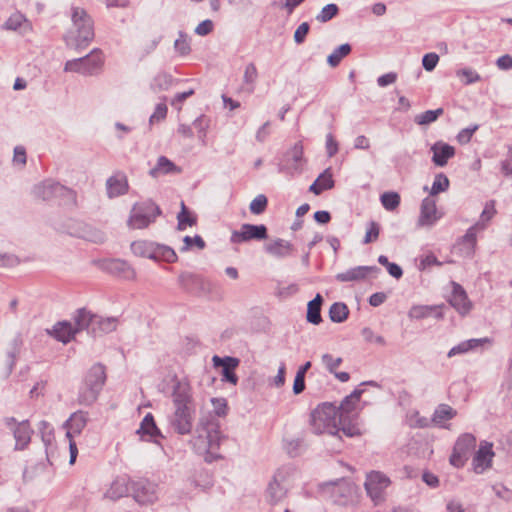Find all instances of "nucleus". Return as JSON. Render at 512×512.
<instances>
[{
	"mask_svg": "<svg viewBox=\"0 0 512 512\" xmlns=\"http://www.w3.org/2000/svg\"><path fill=\"white\" fill-rule=\"evenodd\" d=\"M214 29V23L212 20H204L201 23L197 25V27L194 29V33L200 35V36H206L210 34Z\"/></svg>",
	"mask_w": 512,
	"mask_h": 512,
	"instance_id": "obj_62",
	"label": "nucleus"
},
{
	"mask_svg": "<svg viewBox=\"0 0 512 512\" xmlns=\"http://www.w3.org/2000/svg\"><path fill=\"white\" fill-rule=\"evenodd\" d=\"M265 251L276 258H286L293 253L294 247L289 241L277 238L265 245Z\"/></svg>",
	"mask_w": 512,
	"mask_h": 512,
	"instance_id": "obj_26",
	"label": "nucleus"
},
{
	"mask_svg": "<svg viewBox=\"0 0 512 512\" xmlns=\"http://www.w3.org/2000/svg\"><path fill=\"white\" fill-rule=\"evenodd\" d=\"M268 205V199L264 194L257 195L250 203L249 209L252 214H262Z\"/></svg>",
	"mask_w": 512,
	"mask_h": 512,
	"instance_id": "obj_49",
	"label": "nucleus"
},
{
	"mask_svg": "<svg viewBox=\"0 0 512 512\" xmlns=\"http://www.w3.org/2000/svg\"><path fill=\"white\" fill-rule=\"evenodd\" d=\"M442 114H443L442 108H438L435 110H427V111L417 115L415 117V122L418 125H428V124L434 122L435 120H437V118Z\"/></svg>",
	"mask_w": 512,
	"mask_h": 512,
	"instance_id": "obj_46",
	"label": "nucleus"
},
{
	"mask_svg": "<svg viewBox=\"0 0 512 512\" xmlns=\"http://www.w3.org/2000/svg\"><path fill=\"white\" fill-rule=\"evenodd\" d=\"M105 268L112 274L124 279L130 280L135 277L134 269L126 262L120 259H112L108 261Z\"/></svg>",
	"mask_w": 512,
	"mask_h": 512,
	"instance_id": "obj_27",
	"label": "nucleus"
},
{
	"mask_svg": "<svg viewBox=\"0 0 512 512\" xmlns=\"http://www.w3.org/2000/svg\"><path fill=\"white\" fill-rule=\"evenodd\" d=\"M137 434L143 436H149L150 440L160 445V438H164L161 431L157 427L154 417L151 413L145 415L140 423V427L137 430Z\"/></svg>",
	"mask_w": 512,
	"mask_h": 512,
	"instance_id": "obj_25",
	"label": "nucleus"
},
{
	"mask_svg": "<svg viewBox=\"0 0 512 512\" xmlns=\"http://www.w3.org/2000/svg\"><path fill=\"white\" fill-rule=\"evenodd\" d=\"M131 481L127 475L117 476L107 488L104 497L116 501L124 496H127L131 491Z\"/></svg>",
	"mask_w": 512,
	"mask_h": 512,
	"instance_id": "obj_19",
	"label": "nucleus"
},
{
	"mask_svg": "<svg viewBox=\"0 0 512 512\" xmlns=\"http://www.w3.org/2000/svg\"><path fill=\"white\" fill-rule=\"evenodd\" d=\"M449 179L444 173H438L435 175L434 181L432 183V187L430 190V195H437L441 192H445L449 188Z\"/></svg>",
	"mask_w": 512,
	"mask_h": 512,
	"instance_id": "obj_43",
	"label": "nucleus"
},
{
	"mask_svg": "<svg viewBox=\"0 0 512 512\" xmlns=\"http://www.w3.org/2000/svg\"><path fill=\"white\" fill-rule=\"evenodd\" d=\"M161 214L159 206L152 201L135 203L130 210L127 225L131 229H144Z\"/></svg>",
	"mask_w": 512,
	"mask_h": 512,
	"instance_id": "obj_8",
	"label": "nucleus"
},
{
	"mask_svg": "<svg viewBox=\"0 0 512 512\" xmlns=\"http://www.w3.org/2000/svg\"><path fill=\"white\" fill-rule=\"evenodd\" d=\"M349 417L340 415L338 419L339 432L341 431L347 437H354L361 434L357 424L348 421Z\"/></svg>",
	"mask_w": 512,
	"mask_h": 512,
	"instance_id": "obj_41",
	"label": "nucleus"
},
{
	"mask_svg": "<svg viewBox=\"0 0 512 512\" xmlns=\"http://www.w3.org/2000/svg\"><path fill=\"white\" fill-rule=\"evenodd\" d=\"M38 429L41 433L42 440L45 445H48L51 443L53 439V428L52 426L46 422V421H40L38 424Z\"/></svg>",
	"mask_w": 512,
	"mask_h": 512,
	"instance_id": "obj_55",
	"label": "nucleus"
},
{
	"mask_svg": "<svg viewBox=\"0 0 512 512\" xmlns=\"http://www.w3.org/2000/svg\"><path fill=\"white\" fill-rule=\"evenodd\" d=\"M440 217L441 216L438 214L436 208L435 200L430 197L424 198L421 203L418 226H433L440 219Z\"/></svg>",
	"mask_w": 512,
	"mask_h": 512,
	"instance_id": "obj_21",
	"label": "nucleus"
},
{
	"mask_svg": "<svg viewBox=\"0 0 512 512\" xmlns=\"http://www.w3.org/2000/svg\"><path fill=\"white\" fill-rule=\"evenodd\" d=\"M100 392L98 388L83 381L78 393L79 404L91 406L98 399Z\"/></svg>",
	"mask_w": 512,
	"mask_h": 512,
	"instance_id": "obj_32",
	"label": "nucleus"
},
{
	"mask_svg": "<svg viewBox=\"0 0 512 512\" xmlns=\"http://www.w3.org/2000/svg\"><path fill=\"white\" fill-rule=\"evenodd\" d=\"M88 423V413L78 410L70 415V417L63 423V428L66 430V438H75L79 436Z\"/></svg>",
	"mask_w": 512,
	"mask_h": 512,
	"instance_id": "obj_17",
	"label": "nucleus"
},
{
	"mask_svg": "<svg viewBox=\"0 0 512 512\" xmlns=\"http://www.w3.org/2000/svg\"><path fill=\"white\" fill-rule=\"evenodd\" d=\"M449 303L461 315L468 314L472 308V303L468 299L466 291L456 282H452V293L449 298Z\"/></svg>",
	"mask_w": 512,
	"mask_h": 512,
	"instance_id": "obj_20",
	"label": "nucleus"
},
{
	"mask_svg": "<svg viewBox=\"0 0 512 512\" xmlns=\"http://www.w3.org/2000/svg\"><path fill=\"white\" fill-rule=\"evenodd\" d=\"M212 410H202L201 417L194 436V452L203 456L206 463H212L222 459L218 453L221 440L219 418L228 413V402L224 397H212L210 399Z\"/></svg>",
	"mask_w": 512,
	"mask_h": 512,
	"instance_id": "obj_1",
	"label": "nucleus"
},
{
	"mask_svg": "<svg viewBox=\"0 0 512 512\" xmlns=\"http://www.w3.org/2000/svg\"><path fill=\"white\" fill-rule=\"evenodd\" d=\"M180 169L165 156H160L157 160L155 167L150 170V175L157 178L166 174H177Z\"/></svg>",
	"mask_w": 512,
	"mask_h": 512,
	"instance_id": "obj_31",
	"label": "nucleus"
},
{
	"mask_svg": "<svg viewBox=\"0 0 512 512\" xmlns=\"http://www.w3.org/2000/svg\"><path fill=\"white\" fill-rule=\"evenodd\" d=\"M339 414L337 408L331 403L318 405L310 415V426L314 434L337 435Z\"/></svg>",
	"mask_w": 512,
	"mask_h": 512,
	"instance_id": "obj_4",
	"label": "nucleus"
},
{
	"mask_svg": "<svg viewBox=\"0 0 512 512\" xmlns=\"http://www.w3.org/2000/svg\"><path fill=\"white\" fill-rule=\"evenodd\" d=\"M496 210L494 206V201H488L485 204V207L480 215V219L475 224H482L483 231L487 228L489 221L495 215Z\"/></svg>",
	"mask_w": 512,
	"mask_h": 512,
	"instance_id": "obj_50",
	"label": "nucleus"
},
{
	"mask_svg": "<svg viewBox=\"0 0 512 512\" xmlns=\"http://www.w3.org/2000/svg\"><path fill=\"white\" fill-rule=\"evenodd\" d=\"M78 236L87 241L97 243V244L103 243L106 239V235L103 231L93 228L88 225H84L81 228V231L78 233Z\"/></svg>",
	"mask_w": 512,
	"mask_h": 512,
	"instance_id": "obj_38",
	"label": "nucleus"
},
{
	"mask_svg": "<svg viewBox=\"0 0 512 512\" xmlns=\"http://www.w3.org/2000/svg\"><path fill=\"white\" fill-rule=\"evenodd\" d=\"M167 115V105L165 103H160L156 106L154 113L150 117V124L157 125L165 119Z\"/></svg>",
	"mask_w": 512,
	"mask_h": 512,
	"instance_id": "obj_57",
	"label": "nucleus"
},
{
	"mask_svg": "<svg viewBox=\"0 0 512 512\" xmlns=\"http://www.w3.org/2000/svg\"><path fill=\"white\" fill-rule=\"evenodd\" d=\"M4 28L6 30L19 31L20 33H26L32 30L29 21L20 13L12 14L4 23Z\"/></svg>",
	"mask_w": 512,
	"mask_h": 512,
	"instance_id": "obj_33",
	"label": "nucleus"
},
{
	"mask_svg": "<svg viewBox=\"0 0 512 512\" xmlns=\"http://www.w3.org/2000/svg\"><path fill=\"white\" fill-rule=\"evenodd\" d=\"M178 219V230H185L187 226H192V217L190 216V213L186 206L184 205V202H181V212L177 215Z\"/></svg>",
	"mask_w": 512,
	"mask_h": 512,
	"instance_id": "obj_53",
	"label": "nucleus"
},
{
	"mask_svg": "<svg viewBox=\"0 0 512 512\" xmlns=\"http://www.w3.org/2000/svg\"><path fill=\"white\" fill-rule=\"evenodd\" d=\"M501 172L505 175L512 174V148L509 149L507 157L501 161Z\"/></svg>",
	"mask_w": 512,
	"mask_h": 512,
	"instance_id": "obj_64",
	"label": "nucleus"
},
{
	"mask_svg": "<svg viewBox=\"0 0 512 512\" xmlns=\"http://www.w3.org/2000/svg\"><path fill=\"white\" fill-rule=\"evenodd\" d=\"M104 64V57L100 50H93L89 55L69 60L65 63L64 71L83 75H91L99 71Z\"/></svg>",
	"mask_w": 512,
	"mask_h": 512,
	"instance_id": "obj_10",
	"label": "nucleus"
},
{
	"mask_svg": "<svg viewBox=\"0 0 512 512\" xmlns=\"http://www.w3.org/2000/svg\"><path fill=\"white\" fill-rule=\"evenodd\" d=\"M439 62V56L436 53H427L422 58V65L426 71H433Z\"/></svg>",
	"mask_w": 512,
	"mask_h": 512,
	"instance_id": "obj_58",
	"label": "nucleus"
},
{
	"mask_svg": "<svg viewBox=\"0 0 512 512\" xmlns=\"http://www.w3.org/2000/svg\"><path fill=\"white\" fill-rule=\"evenodd\" d=\"M494 457L493 445L490 442L482 441L473 458V466L476 473H482L489 468Z\"/></svg>",
	"mask_w": 512,
	"mask_h": 512,
	"instance_id": "obj_18",
	"label": "nucleus"
},
{
	"mask_svg": "<svg viewBox=\"0 0 512 512\" xmlns=\"http://www.w3.org/2000/svg\"><path fill=\"white\" fill-rule=\"evenodd\" d=\"M258 78V71L253 63H249L244 71L243 81L248 86V91L252 93L255 89V83Z\"/></svg>",
	"mask_w": 512,
	"mask_h": 512,
	"instance_id": "obj_45",
	"label": "nucleus"
},
{
	"mask_svg": "<svg viewBox=\"0 0 512 512\" xmlns=\"http://www.w3.org/2000/svg\"><path fill=\"white\" fill-rule=\"evenodd\" d=\"M465 341L470 352L477 351L483 348L486 344L490 345L492 343V339L489 337L472 338Z\"/></svg>",
	"mask_w": 512,
	"mask_h": 512,
	"instance_id": "obj_56",
	"label": "nucleus"
},
{
	"mask_svg": "<svg viewBox=\"0 0 512 512\" xmlns=\"http://www.w3.org/2000/svg\"><path fill=\"white\" fill-rule=\"evenodd\" d=\"M496 66L500 70H509V69H511L512 68V56L509 55V54H505V55L500 56L496 60Z\"/></svg>",
	"mask_w": 512,
	"mask_h": 512,
	"instance_id": "obj_63",
	"label": "nucleus"
},
{
	"mask_svg": "<svg viewBox=\"0 0 512 512\" xmlns=\"http://www.w3.org/2000/svg\"><path fill=\"white\" fill-rule=\"evenodd\" d=\"M173 401L175 412L171 419V426L179 434H189L192 429V389L189 382H179L175 386Z\"/></svg>",
	"mask_w": 512,
	"mask_h": 512,
	"instance_id": "obj_2",
	"label": "nucleus"
},
{
	"mask_svg": "<svg viewBox=\"0 0 512 512\" xmlns=\"http://www.w3.org/2000/svg\"><path fill=\"white\" fill-rule=\"evenodd\" d=\"M390 483V479L382 472L371 471L367 474L364 487L375 505L384 501V491Z\"/></svg>",
	"mask_w": 512,
	"mask_h": 512,
	"instance_id": "obj_12",
	"label": "nucleus"
},
{
	"mask_svg": "<svg viewBox=\"0 0 512 512\" xmlns=\"http://www.w3.org/2000/svg\"><path fill=\"white\" fill-rule=\"evenodd\" d=\"M72 22L74 29L66 37L68 47L75 50L85 48L94 38L93 22L83 8L72 9Z\"/></svg>",
	"mask_w": 512,
	"mask_h": 512,
	"instance_id": "obj_3",
	"label": "nucleus"
},
{
	"mask_svg": "<svg viewBox=\"0 0 512 512\" xmlns=\"http://www.w3.org/2000/svg\"><path fill=\"white\" fill-rule=\"evenodd\" d=\"M400 195L397 192H384L380 196L382 206L388 210L393 211L400 205Z\"/></svg>",
	"mask_w": 512,
	"mask_h": 512,
	"instance_id": "obj_42",
	"label": "nucleus"
},
{
	"mask_svg": "<svg viewBox=\"0 0 512 512\" xmlns=\"http://www.w3.org/2000/svg\"><path fill=\"white\" fill-rule=\"evenodd\" d=\"M456 415L457 411L450 405L440 404L432 415V422L441 428H446L445 422L453 419Z\"/></svg>",
	"mask_w": 512,
	"mask_h": 512,
	"instance_id": "obj_28",
	"label": "nucleus"
},
{
	"mask_svg": "<svg viewBox=\"0 0 512 512\" xmlns=\"http://www.w3.org/2000/svg\"><path fill=\"white\" fill-rule=\"evenodd\" d=\"M351 50V45L348 43L340 45L327 57L328 64L331 67H337L342 59L350 54Z\"/></svg>",
	"mask_w": 512,
	"mask_h": 512,
	"instance_id": "obj_40",
	"label": "nucleus"
},
{
	"mask_svg": "<svg viewBox=\"0 0 512 512\" xmlns=\"http://www.w3.org/2000/svg\"><path fill=\"white\" fill-rule=\"evenodd\" d=\"M432 162L438 167L447 165L449 159L454 157L455 148L443 141H437L431 146Z\"/></svg>",
	"mask_w": 512,
	"mask_h": 512,
	"instance_id": "obj_23",
	"label": "nucleus"
},
{
	"mask_svg": "<svg viewBox=\"0 0 512 512\" xmlns=\"http://www.w3.org/2000/svg\"><path fill=\"white\" fill-rule=\"evenodd\" d=\"M456 74L466 85H470L481 80V76L478 74V72L471 68L460 69L456 72Z\"/></svg>",
	"mask_w": 512,
	"mask_h": 512,
	"instance_id": "obj_48",
	"label": "nucleus"
},
{
	"mask_svg": "<svg viewBox=\"0 0 512 512\" xmlns=\"http://www.w3.org/2000/svg\"><path fill=\"white\" fill-rule=\"evenodd\" d=\"M334 187V180L330 169L322 172L318 178L311 184L309 191L315 195H320L324 190L332 189Z\"/></svg>",
	"mask_w": 512,
	"mask_h": 512,
	"instance_id": "obj_34",
	"label": "nucleus"
},
{
	"mask_svg": "<svg viewBox=\"0 0 512 512\" xmlns=\"http://www.w3.org/2000/svg\"><path fill=\"white\" fill-rule=\"evenodd\" d=\"M361 335H362L364 341L367 343H374L379 346L386 345V340L384 339V337L381 335L375 334L374 331L369 327H364L361 330Z\"/></svg>",
	"mask_w": 512,
	"mask_h": 512,
	"instance_id": "obj_52",
	"label": "nucleus"
},
{
	"mask_svg": "<svg viewBox=\"0 0 512 512\" xmlns=\"http://www.w3.org/2000/svg\"><path fill=\"white\" fill-rule=\"evenodd\" d=\"M322 364L325 366L327 371L331 374L335 373L337 371V368L341 365L343 362L341 357H334L333 355L329 353H325L321 357Z\"/></svg>",
	"mask_w": 512,
	"mask_h": 512,
	"instance_id": "obj_51",
	"label": "nucleus"
},
{
	"mask_svg": "<svg viewBox=\"0 0 512 512\" xmlns=\"http://www.w3.org/2000/svg\"><path fill=\"white\" fill-rule=\"evenodd\" d=\"M128 180L123 172H116L106 180V193L112 199L127 193Z\"/></svg>",
	"mask_w": 512,
	"mask_h": 512,
	"instance_id": "obj_22",
	"label": "nucleus"
},
{
	"mask_svg": "<svg viewBox=\"0 0 512 512\" xmlns=\"http://www.w3.org/2000/svg\"><path fill=\"white\" fill-rule=\"evenodd\" d=\"M323 297L318 293L315 298L308 302L307 305V321L311 324L318 325L322 322L321 306Z\"/></svg>",
	"mask_w": 512,
	"mask_h": 512,
	"instance_id": "obj_35",
	"label": "nucleus"
},
{
	"mask_svg": "<svg viewBox=\"0 0 512 512\" xmlns=\"http://www.w3.org/2000/svg\"><path fill=\"white\" fill-rule=\"evenodd\" d=\"M432 315L437 319H441L443 317L442 313L438 311L436 306L415 305L408 312L409 318L417 320L428 318Z\"/></svg>",
	"mask_w": 512,
	"mask_h": 512,
	"instance_id": "obj_36",
	"label": "nucleus"
},
{
	"mask_svg": "<svg viewBox=\"0 0 512 512\" xmlns=\"http://www.w3.org/2000/svg\"><path fill=\"white\" fill-rule=\"evenodd\" d=\"M483 231L482 224H474L469 227L462 237V243L468 248L469 252H473L477 243V233Z\"/></svg>",
	"mask_w": 512,
	"mask_h": 512,
	"instance_id": "obj_39",
	"label": "nucleus"
},
{
	"mask_svg": "<svg viewBox=\"0 0 512 512\" xmlns=\"http://www.w3.org/2000/svg\"><path fill=\"white\" fill-rule=\"evenodd\" d=\"M349 315V309L345 303L335 302L329 309L330 320L334 323L344 322Z\"/></svg>",
	"mask_w": 512,
	"mask_h": 512,
	"instance_id": "obj_37",
	"label": "nucleus"
},
{
	"mask_svg": "<svg viewBox=\"0 0 512 512\" xmlns=\"http://www.w3.org/2000/svg\"><path fill=\"white\" fill-rule=\"evenodd\" d=\"M288 156L292 159L293 164L292 168L296 172H301L302 170V159H303V146L300 142H297L291 151L288 153Z\"/></svg>",
	"mask_w": 512,
	"mask_h": 512,
	"instance_id": "obj_44",
	"label": "nucleus"
},
{
	"mask_svg": "<svg viewBox=\"0 0 512 512\" xmlns=\"http://www.w3.org/2000/svg\"><path fill=\"white\" fill-rule=\"evenodd\" d=\"M31 434L32 430L28 421L18 423L14 429L15 448L18 450L24 449L30 442Z\"/></svg>",
	"mask_w": 512,
	"mask_h": 512,
	"instance_id": "obj_29",
	"label": "nucleus"
},
{
	"mask_svg": "<svg viewBox=\"0 0 512 512\" xmlns=\"http://www.w3.org/2000/svg\"><path fill=\"white\" fill-rule=\"evenodd\" d=\"M379 232H380L379 225L376 222L371 221L367 228L363 243L368 244L372 241H375L379 236Z\"/></svg>",
	"mask_w": 512,
	"mask_h": 512,
	"instance_id": "obj_59",
	"label": "nucleus"
},
{
	"mask_svg": "<svg viewBox=\"0 0 512 512\" xmlns=\"http://www.w3.org/2000/svg\"><path fill=\"white\" fill-rule=\"evenodd\" d=\"M309 31H310L309 23H307V22L301 23L297 27V29H296V31L294 33V40H295V42L297 44H302L305 41Z\"/></svg>",
	"mask_w": 512,
	"mask_h": 512,
	"instance_id": "obj_60",
	"label": "nucleus"
},
{
	"mask_svg": "<svg viewBox=\"0 0 512 512\" xmlns=\"http://www.w3.org/2000/svg\"><path fill=\"white\" fill-rule=\"evenodd\" d=\"M475 446L476 438L472 434L465 433L460 435L454 444L453 451L449 459L450 464L456 468L463 467Z\"/></svg>",
	"mask_w": 512,
	"mask_h": 512,
	"instance_id": "obj_11",
	"label": "nucleus"
},
{
	"mask_svg": "<svg viewBox=\"0 0 512 512\" xmlns=\"http://www.w3.org/2000/svg\"><path fill=\"white\" fill-rule=\"evenodd\" d=\"M84 381L93 385L99 390H102L106 381V372L104 366L101 364L93 365L87 372Z\"/></svg>",
	"mask_w": 512,
	"mask_h": 512,
	"instance_id": "obj_30",
	"label": "nucleus"
},
{
	"mask_svg": "<svg viewBox=\"0 0 512 512\" xmlns=\"http://www.w3.org/2000/svg\"><path fill=\"white\" fill-rule=\"evenodd\" d=\"M23 344V340L20 334H17L10 342V348L8 350V356L14 361L18 355L20 348Z\"/></svg>",
	"mask_w": 512,
	"mask_h": 512,
	"instance_id": "obj_61",
	"label": "nucleus"
},
{
	"mask_svg": "<svg viewBox=\"0 0 512 512\" xmlns=\"http://www.w3.org/2000/svg\"><path fill=\"white\" fill-rule=\"evenodd\" d=\"M339 13V8L336 4H328L322 8L320 13L316 16L317 21L326 23L336 17Z\"/></svg>",
	"mask_w": 512,
	"mask_h": 512,
	"instance_id": "obj_47",
	"label": "nucleus"
},
{
	"mask_svg": "<svg viewBox=\"0 0 512 512\" xmlns=\"http://www.w3.org/2000/svg\"><path fill=\"white\" fill-rule=\"evenodd\" d=\"M33 195L43 201L59 198L64 205L72 206L76 204L75 191L51 179L44 180L35 185Z\"/></svg>",
	"mask_w": 512,
	"mask_h": 512,
	"instance_id": "obj_6",
	"label": "nucleus"
},
{
	"mask_svg": "<svg viewBox=\"0 0 512 512\" xmlns=\"http://www.w3.org/2000/svg\"><path fill=\"white\" fill-rule=\"evenodd\" d=\"M372 271H379L376 266H356L336 275L339 282H352L365 279Z\"/></svg>",
	"mask_w": 512,
	"mask_h": 512,
	"instance_id": "obj_24",
	"label": "nucleus"
},
{
	"mask_svg": "<svg viewBox=\"0 0 512 512\" xmlns=\"http://www.w3.org/2000/svg\"><path fill=\"white\" fill-rule=\"evenodd\" d=\"M357 403L358 402L354 401L353 398H350V395L346 396L341 401L339 408H337V412H338L339 416L343 415L346 417H350L349 414H350V412H352L355 409V406Z\"/></svg>",
	"mask_w": 512,
	"mask_h": 512,
	"instance_id": "obj_54",
	"label": "nucleus"
},
{
	"mask_svg": "<svg viewBox=\"0 0 512 512\" xmlns=\"http://www.w3.org/2000/svg\"><path fill=\"white\" fill-rule=\"evenodd\" d=\"M268 237L267 227L264 224H242L238 230H234L230 236V242L240 244L251 240H264Z\"/></svg>",
	"mask_w": 512,
	"mask_h": 512,
	"instance_id": "obj_13",
	"label": "nucleus"
},
{
	"mask_svg": "<svg viewBox=\"0 0 512 512\" xmlns=\"http://www.w3.org/2000/svg\"><path fill=\"white\" fill-rule=\"evenodd\" d=\"M72 320L74 319L72 318ZM82 330H84V328H80L75 321H60L54 324L51 329H48L47 333L57 341L67 344Z\"/></svg>",
	"mask_w": 512,
	"mask_h": 512,
	"instance_id": "obj_16",
	"label": "nucleus"
},
{
	"mask_svg": "<svg viewBox=\"0 0 512 512\" xmlns=\"http://www.w3.org/2000/svg\"><path fill=\"white\" fill-rule=\"evenodd\" d=\"M288 477V469L280 468L275 472L264 493L265 501L268 504L274 506L286 498L288 491L291 489Z\"/></svg>",
	"mask_w": 512,
	"mask_h": 512,
	"instance_id": "obj_9",
	"label": "nucleus"
},
{
	"mask_svg": "<svg viewBox=\"0 0 512 512\" xmlns=\"http://www.w3.org/2000/svg\"><path fill=\"white\" fill-rule=\"evenodd\" d=\"M73 319L80 328H84L88 334L94 337L110 333L118 326L117 318L95 315L86 309H79Z\"/></svg>",
	"mask_w": 512,
	"mask_h": 512,
	"instance_id": "obj_5",
	"label": "nucleus"
},
{
	"mask_svg": "<svg viewBox=\"0 0 512 512\" xmlns=\"http://www.w3.org/2000/svg\"><path fill=\"white\" fill-rule=\"evenodd\" d=\"M131 251L136 256L149 258L155 261L172 263L177 260V255L171 247L147 240H137L132 242Z\"/></svg>",
	"mask_w": 512,
	"mask_h": 512,
	"instance_id": "obj_7",
	"label": "nucleus"
},
{
	"mask_svg": "<svg viewBox=\"0 0 512 512\" xmlns=\"http://www.w3.org/2000/svg\"><path fill=\"white\" fill-rule=\"evenodd\" d=\"M131 492L135 501L142 505L153 504L158 500L157 485L146 479L132 482Z\"/></svg>",
	"mask_w": 512,
	"mask_h": 512,
	"instance_id": "obj_14",
	"label": "nucleus"
},
{
	"mask_svg": "<svg viewBox=\"0 0 512 512\" xmlns=\"http://www.w3.org/2000/svg\"><path fill=\"white\" fill-rule=\"evenodd\" d=\"M214 367L221 368V381L232 385H237L239 378L235 373L236 368L240 364V360L232 356L220 357L214 355L212 358Z\"/></svg>",
	"mask_w": 512,
	"mask_h": 512,
	"instance_id": "obj_15",
	"label": "nucleus"
}]
</instances>
